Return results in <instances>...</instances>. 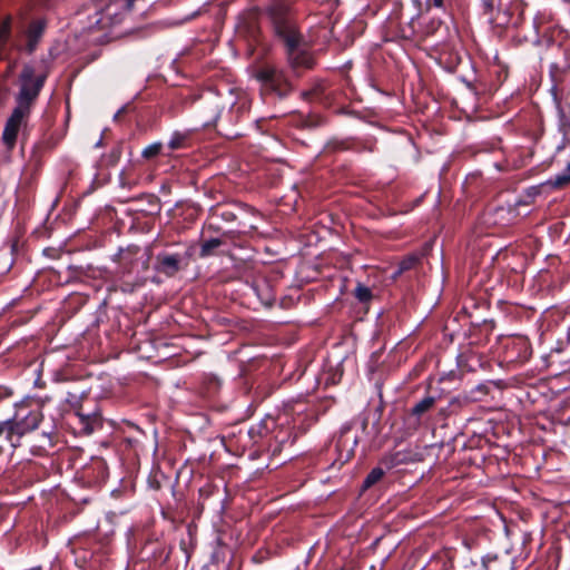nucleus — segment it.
<instances>
[{"label": "nucleus", "instance_id": "obj_1", "mask_svg": "<svg viewBox=\"0 0 570 570\" xmlns=\"http://www.w3.org/2000/svg\"><path fill=\"white\" fill-rule=\"evenodd\" d=\"M295 3L296 0H268L264 11L276 39L284 46L291 72L294 77L299 78L304 71L314 68L315 58L305 48V39L297 22Z\"/></svg>", "mask_w": 570, "mask_h": 570}, {"label": "nucleus", "instance_id": "obj_2", "mask_svg": "<svg viewBox=\"0 0 570 570\" xmlns=\"http://www.w3.org/2000/svg\"><path fill=\"white\" fill-rule=\"evenodd\" d=\"M151 257L150 247L130 244L118 248L112 261L117 264L116 275L122 293L132 294L146 284Z\"/></svg>", "mask_w": 570, "mask_h": 570}, {"label": "nucleus", "instance_id": "obj_3", "mask_svg": "<svg viewBox=\"0 0 570 570\" xmlns=\"http://www.w3.org/2000/svg\"><path fill=\"white\" fill-rule=\"evenodd\" d=\"M432 438L434 441L430 443V458L435 456L436 461L430 466V481L433 482V490L436 491V487L441 484L445 485V492H452L458 472L446 469L443 464L453 454L454 434L450 431L448 423L442 422L438 428H433Z\"/></svg>", "mask_w": 570, "mask_h": 570}, {"label": "nucleus", "instance_id": "obj_4", "mask_svg": "<svg viewBox=\"0 0 570 570\" xmlns=\"http://www.w3.org/2000/svg\"><path fill=\"white\" fill-rule=\"evenodd\" d=\"M259 82V95L265 104L283 101L294 92V85L287 72L273 65H264L255 72Z\"/></svg>", "mask_w": 570, "mask_h": 570}, {"label": "nucleus", "instance_id": "obj_5", "mask_svg": "<svg viewBox=\"0 0 570 570\" xmlns=\"http://www.w3.org/2000/svg\"><path fill=\"white\" fill-rule=\"evenodd\" d=\"M23 412L24 409L18 410L13 416L0 421V438L4 436L12 448L20 446L21 439L37 430L43 420V414L38 409Z\"/></svg>", "mask_w": 570, "mask_h": 570}, {"label": "nucleus", "instance_id": "obj_6", "mask_svg": "<svg viewBox=\"0 0 570 570\" xmlns=\"http://www.w3.org/2000/svg\"><path fill=\"white\" fill-rule=\"evenodd\" d=\"M190 263L189 249L176 245L166 246L154 256L153 269L167 278L176 277Z\"/></svg>", "mask_w": 570, "mask_h": 570}, {"label": "nucleus", "instance_id": "obj_7", "mask_svg": "<svg viewBox=\"0 0 570 570\" xmlns=\"http://www.w3.org/2000/svg\"><path fill=\"white\" fill-rule=\"evenodd\" d=\"M46 79L47 75L36 76L35 68L30 65H24L19 75L20 89L16 97V108L30 114L45 86Z\"/></svg>", "mask_w": 570, "mask_h": 570}, {"label": "nucleus", "instance_id": "obj_8", "mask_svg": "<svg viewBox=\"0 0 570 570\" xmlns=\"http://www.w3.org/2000/svg\"><path fill=\"white\" fill-rule=\"evenodd\" d=\"M434 362L435 375H430V386L436 380L441 385L440 390L443 392L451 387L452 384L461 379L460 366H456V355L454 353H438L430 355V363Z\"/></svg>", "mask_w": 570, "mask_h": 570}, {"label": "nucleus", "instance_id": "obj_9", "mask_svg": "<svg viewBox=\"0 0 570 570\" xmlns=\"http://www.w3.org/2000/svg\"><path fill=\"white\" fill-rule=\"evenodd\" d=\"M501 362L517 368L525 364L532 355L530 341L524 336H512L502 341Z\"/></svg>", "mask_w": 570, "mask_h": 570}, {"label": "nucleus", "instance_id": "obj_10", "mask_svg": "<svg viewBox=\"0 0 570 570\" xmlns=\"http://www.w3.org/2000/svg\"><path fill=\"white\" fill-rule=\"evenodd\" d=\"M451 8L452 0H430V36L435 32L449 36V23L452 22Z\"/></svg>", "mask_w": 570, "mask_h": 570}, {"label": "nucleus", "instance_id": "obj_11", "mask_svg": "<svg viewBox=\"0 0 570 570\" xmlns=\"http://www.w3.org/2000/svg\"><path fill=\"white\" fill-rule=\"evenodd\" d=\"M404 37L413 42L420 50L428 52V21L423 14H412L407 26L403 29Z\"/></svg>", "mask_w": 570, "mask_h": 570}, {"label": "nucleus", "instance_id": "obj_12", "mask_svg": "<svg viewBox=\"0 0 570 570\" xmlns=\"http://www.w3.org/2000/svg\"><path fill=\"white\" fill-rule=\"evenodd\" d=\"M29 115L30 114L21 109H18L16 107L13 108L10 117L6 121L4 129L2 132L3 144L8 148L12 149L16 146L20 127L22 126L23 121L29 117Z\"/></svg>", "mask_w": 570, "mask_h": 570}, {"label": "nucleus", "instance_id": "obj_13", "mask_svg": "<svg viewBox=\"0 0 570 570\" xmlns=\"http://www.w3.org/2000/svg\"><path fill=\"white\" fill-rule=\"evenodd\" d=\"M79 475L88 485H99L108 478V466L105 460L95 458L81 469Z\"/></svg>", "mask_w": 570, "mask_h": 570}, {"label": "nucleus", "instance_id": "obj_14", "mask_svg": "<svg viewBox=\"0 0 570 570\" xmlns=\"http://www.w3.org/2000/svg\"><path fill=\"white\" fill-rule=\"evenodd\" d=\"M430 570H450L454 558V550L451 548L443 547L435 540L430 541Z\"/></svg>", "mask_w": 570, "mask_h": 570}, {"label": "nucleus", "instance_id": "obj_15", "mask_svg": "<svg viewBox=\"0 0 570 570\" xmlns=\"http://www.w3.org/2000/svg\"><path fill=\"white\" fill-rule=\"evenodd\" d=\"M548 46L559 47L564 56V60L570 62V31L561 26L552 27L544 35Z\"/></svg>", "mask_w": 570, "mask_h": 570}, {"label": "nucleus", "instance_id": "obj_16", "mask_svg": "<svg viewBox=\"0 0 570 570\" xmlns=\"http://www.w3.org/2000/svg\"><path fill=\"white\" fill-rule=\"evenodd\" d=\"M350 430V426H343L336 441V451L338 453L336 462H338L340 465L345 464L354 456V448L357 444V438L355 436L350 445V439L347 436Z\"/></svg>", "mask_w": 570, "mask_h": 570}, {"label": "nucleus", "instance_id": "obj_17", "mask_svg": "<svg viewBox=\"0 0 570 570\" xmlns=\"http://www.w3.org/2000/svg\"><path fill=\"white\" fill-rule=\"evenodd\" d=\"M142 560L165 563L170 554V550L159 541H148L140 551Z\"/></svg>", "mask_w": 570, "mask_h": 570}, {"label": "nucleus", "instance_id": "obj_18", "mask_svg": "<svg viewBox=\"0 0 570 570\" xmlns=\"http://www.w3.org/2000/svg\"><path fill=\"white\" fill-rule=\"evenodd\" d=\"M76 419L78 431L81 434L89 435L102 428V417L98 412H92L89 414L77 412Z\"/></svg>", "mask_w": 570, "mask_h": 570}, {"label": "nucleus", "instance_id": "obj_19", "mask_svg": "<svg viewBox=\"0 0 570 570\" xmlns=\"http://www.w3.org/2000/svg\"><path fill=\"white\" fill-rule=\"evenodd\" d=\"M514 560L508 553L503 556L487 554L482 558V570H514Z\"/></svg>", "mask_w": 570, "mask_h": 570}, {"label": "nucleus", "instance_id": "obj_20", "mask_svg": "<svg viewBox=\"0 0 570 570\" xmlns=\"http://www.w3.org/2000/svg\"><path fill=\"white\" fill-rule=\"evenodd\" d=\"M56 434L53 432H42L35 439L30 445V453L35 456H45L56 444Z\"/></svg>", "mask_w": 570, "mask_h": 570}, {"label": "nucleus", "instance_id": "obj_21", "mask_svg": "<svg viewBox=\"0 0 570 570\" xmlns=\"http://www.w3.org/2000/svg\"><path fill=\"white\" fill-rule=\"evenodd\" d=\"M456 366H460L461 373L475 372L483 366V358L476 352L468 351L456 355Z\"/></svg>", "mask_w": 570, "mask_h": 570}, {"label": "nucleus", "instance_id": "obj_22", "mask_svg": "<svg viewBox=\"0 0 570 570\" xmlns=\"http://www.w3.org/2000/svg\"><path fill=\"white\" fill-rule=\"evenodd\" d=\"M222 389V380L215 374H204L199 384V394L206 399H214Z\"/></svg>", "mask_w": 570, "mask_h": 570}, {"label": "nucleus", "instance_id": "obj_23", "mask_svg": "<svg viewBox=\"0 0 570 570\" xmlns=\"http://www.w3.org/2000/svg\"><path fill=\"white\" fill-rule=\"evenodd\" d=\"M297 439V433L292 428H281L274 435L275 445L273 454L279 453L284 448L292 446Z\"/></svg>", "mask_w": 570, "mask_h": 570}, {"label": "nucleus", "instance_id": "obj_24", "mask_svg": "<svg viewBox=\"0 0 570 570\" xmlns=\"http://www.w3.org/2000/svg\"><path fill=\"white\" fill-rule=\"evenodd\" d=\"M455 322V318L446 320L443 325L434 331L433 335L430 334V341L433 338L434 341L440 342L441 348L449 346L454 338V328H452L451 325H454Z\"/></svg>", "mask_w": 570, "mask_h": 570}, {"label": "nucleus", "instance_id": "obj_25", "mask_svg": "<svg viewBox=\"0 0 570 570\" xmlns=\"http://www.w3.org/2000/svg\"><path fill=\"white\" fill-rule=\"evenodd\" d=\"M346 150L361 151L355 138H332L324 147L325 153H341Z\"/></svg>", "mask_w": 570, "mask_h": 570}, {"label": "nucleus", "instance_id": "obj_26", "mask_svg": "<svg viewBox=\"0 0 570 570\" xmlns=\"http://www.w3.org/2000/svg\"><path fill=\"white\" fill-rule=\"evenodd\" d=\"M45 27V22L41 20L32 21L29 24L27 30V50L29 53H32L36 50L38 42L43 35Z\"/></svg>", "mask_w": 570, "mask_h": 570}, {"label": "nucleus", "instance_id": "obj_27", "mask_svg": "<svg viewBox=\"0 0 570 570\" xmlns=\"http://www.w3.org/2000/svg\"><path fill=\"white\" fill-rule=\"evenodd\" d=\"M428 456V444L424 438L417 440L415 445H410L409 450L404 454V458L400 462H423Z\"/></svg>", "mask_w": 570, "mask_h": 570}, {"label": "nucleus", "instance_id": "obj_28", "mask_svg": "<svg viewBox=\"0 0 570 570\" xmlns=\"http://www.w3.org/2000/svg\"><path fill=\"white\" fill-rule=\"evenodd\" d=\"M194 131H174L168 141V148L170 150H178L189 148L193 144Z\"/></svg>", "mask_w": 570, "mask_h": 570}, {"label": "nucleus", "instance_id": "obj_29", "mask_svg": "<svg viewBox=\"0 0 570 570\" xmlns=\"http://www.w3.org/2000/svg\"><path fill=\"white\" fill-rule=\"evenodd\" d=\"M426 412H428V394L424 395L420 400V402L416 403L415 406L407 414L406 420H405L407 428L416 429V426L420 423L421 416L424 415Z\"/></svg>", "mask_w": 570, "mask_h": 570}, {"label": "nucleus", "instance_id": "obj_30", "mask_svg": "<svg viewBox=\"0 0 570 570\" xmlns=\"http://www.w3.org/2000/svg\"><path fill=\"white\" fill-rule=\"evenodd\" d=\"M428 250V243H424L421 247L420 253H412L405 256L400 263V271L405 272L410 269H415L419 266H422V259L425 257V253Z\"/></svg>", "mask_w": 570, "mask_h": 570}, {"label": "nucleus", "instance_id": "obj_31", "mask_svg": "<svg viewBox=\"0 0 570 570\" xmlns=\"http://www.w3.org/2000/svg\"><path fill=\"white\" fill-rule=\"evenodd\" d=\"M12 18L7 16L0 22V53H2L9 43L11 38Z\"/></svg>", "mask_w": 570, "mask_h": 570}, {"label": "nucleus", "instance_id": "obj_32", "mask_svg": "<svg viewBox=\"0 0 570 570\" xmlns=\"http://www.w3.org/2000/svg\"><path fill=\"white\" fill-rule=\"evenodd\" d=\"M213 218H220L226 223H233L237 219V215L230 206H215L210 208Z\"/></svg>", "mask_w": 570, "mask_h": 570}, {"label": "nucleus", "instance_id": "obj_33", "mask_svg": "<svg viewBox=\"0 0 570 570\" xmlns=\"http://www.w3.org/2000/svg\"><path fill=\"white\" fill-rule=\"evenodd\" d=\"M570 184V163L567 165L566 171L548 179L543 186L551 189H561Z\"/></svg>", "mask_w": 570, "mask_h": 570}, {"label": "nucleus", "instance_id": "obj_34", "mask_svg": "<svg viewBox=\"0 0 570 570\" xmlns=\"http://www.w3.org/2000/svg\"><path fill=\"white\" fill-rule=\"evenodd\" d=\"M224 244L222 237H212L209 239H204L200 244V257H208L214 254V252Z\"/></svg>", "mask_w": 570, "mask_h": 570}, {"label": "nucleus", "instance_id": "obj_35", "mask_svg": "<svg viewBox=\"0 0 570 570\" xmlns=\"http://www.w3.org/2000/svg\"><path fill=\"white\" fill-rule=\"evenodd\" d=\"M384 475V471L382 468L376 466L370 471V473L364 479L361 490L364 492L371 489L374 484H376Z\"/></svg>", "mask_w": 570, "mask_h": 570}, {"label": "nucleus", "instance_id": "obj_36", "mask_svg": "<svg viewBox=\"0 0 570 570\" xmlns=\"http://www.w3.org/2000/svg\"><path fill=\"white\" fill-rule=\"evenodd\" d=\"M122 155L121 144H116L108 154L104 155L102 163L106 166H115L118 164Z\"/></svg>", "mask_w": 570, "mask_h": 570}, {"label": "nucleus", "instance_id": "obj_37", "mask_svg": "<svg viewBox=\"0 0 570 570\" xmlns=\"http://www.w3.org/2000/svg\"><path fill=\"white\" fill-rule=\"evenodd\" d=\"M355 298L362 304H368L373 299V293L370 287L358 283L354 289Z\"/></svg>", "mask_w": 570, "mask_h": 570}, {"label": "nucleus", "instance_id": "obj_38", "mask_svg": "<svg viewBox=\"0 0 570 570\" xmlns=\"http://www.w3.org/2000/svg\"><path fill=\"white\" fill-rule=\"evenodd\" d=\"M470 318H472V315H469ZM471 325L473 327H478L480 330V332L482 334H484L485 336H488L489 334L492 333V331L494 330L495 327V323L494 321L492 320H482L480 323L474 321V320H471L470 321Z\"/></svg>", "mask_w": 570, "mask_h": 570}, {"label": "nucleus", "instance_id": "obj_39", "mask_svg": "<svg viewBox=\"0 0 570 570\" xmlns=\"http://www.w3.org/2000/svg\"><path fill=\"white\" fill-rule=\"evenodd\" d=\"M161 149H163L161 142H154L142 149L141 156L145 159H153L161 153Z\"/></svg>", "mask_w": 570, "mask_h": 570}, {"label": "nucleus", "instance_id": "obj_40", "mask_svg": "<svg viewBox=\"0 0 570 570\" xmlns=\"http://www.w3.org/2000/svg\"><path fill=\"white\" fill-rule=\"evenodd\" d=\"M324 94V88L322 85H316L312 89L304 90L302 92V98L305 100H317L321 99Z\"/></svg>", "mask_w": 570, "mask_h": 570}, {"label": "nucleus", "instance_id": "obj_41", "mask_svg": "<svg viewBox=\"0 0 570 570\" xmlns=\"http://www.w3.org/2000/svg\"><path fill=\"white\" fill-rule=\"evenodd\" d=\"M207 230L216 233L220 235L222 238L233 239L235 236V230H223L222 227L213 222H209L207 225Z\"/></svg>", "mask_w": 570, "mask_h": 570}, {"label": "nucleus", "instance_id": "obj_42", "mask_svg": "<svg viewBox=\"0 0 570 570\" xmlns=\"http://www.w3.org/2000/svg\"><path fill=\"white\" fill-rule=\"evenodd\" d=\"M144 197L148 202L149 213L150 214H159L160 209H161L160 199L156 195H153V194L145 195Z\"/></svg>", "mask_w": 570, "mask_h": 570}, {"label": "nucleus", "instance_id": "obj_43", "mask_svg": "<svg viewBox=\"0 0 570 570\" xmlns=\"http://www.w3.org/2000/svg\"><path fill=\"white\" fill-rule=\"evenodd\" d=\"M106 27V23L104 21V13L102 11H96L94 17L90 18L89 21V28H97V29H104Z\"/></svg>", "mask_w": 570, "mask_h": 570}, {"label": "nucleus", "instance_id": "obj_44", "mask_svg": "<svg viewBox=\"0 0 570 570\" xmlns=\"http://www.w3.org/2000/svg\"><path fill=\"white\" fill-rule=\"evenodd\" d=\"M409 6L413 9V14H423L428 9V0H410Z\"/></svg>", "mask_w": 570, "mask_h": 570}, {"label": "nucleus", "instance_id": "obj_45", "mask_svg": "<svg viewBox=\"0 0 570 570\" xmlns=\"http://www.w3.org/2000/svg\"><path fill=\"white\" fill-rule=\"evenodd\" d=\"M325 124V119L321 116H309L303 121V126L306 128H315L323 126Z\"/></svg>", "mask_w": 570, "mask_h": 570}, {"label": "nucleus", "instance_id": "obj_46", "mask_svg": "<svg viewBox=\"0 0 570 570\" xmlns=\"http://www.w3.org/2000/svg\"><path fill=\"white\" fill-rule=\"evenodd\" d=\"M502 14H503L504 19L502 22H500V24L512 26L514 28H518L519 24L521 23V20H522L521 14H518L515 18L510 17L507 11H504Z\"/></svg>", "mask_w": 570, "mask_h": 570}, {"label": "nucleus", "instance_id": "obj_47", "mask_svg": "<svg viewBox=\"0 0 570 570\" xmlns=\"http://www.w3.org/2000/svg\"><path fill=\"white\" fill-rule=\"evenodd\" d=\"M491 385H495L494 382H488L482 383L475 386L474 390H472V393H478L480 395H488L490 393Z\"/></svg>", "mask_w": 570, "mask_h": 570}, {"label": "nucleus", "instance_id": "obj_48", "mask_svg": "<svg viewBox=\"0 0 570 570\" xmlns=\"http://www.w3.org/2000/svg\"><path fill=\"white\" fill-rule=\"evenodd\" d=\"M357 147L361 149L360 153H363V151L373 153L375 150V142H373V141L361 142L357 140Z\"/></svg>", "mask_w": 570, "mask_h": 570}, {"label": "nucleus", "instance_id": "obj_49", "mask_svg": "<svg viewBox=\"0 0 570 570\" xmlns=\"http://www.w3.org/2000/svg\"><path fill=\"white\" fill-rule=\"evenodd\" d=\"M219 116H220V109H219L218 105H215L213 121L204 122L203 126L205 128H209L210 126L217 127V120H218Z\"/></svg>", "mask_w": 570, "mask_h": 570}, {"label": "nucleus", "instance_id": "obj_50", "mask_svg": "<svg viewBox=\"0 0 570 570\" xmlns=\"http://www.w3.org/2000/svg\"><path fill=\"white\" fill-rule=\"evenodd\" d=\"M456 63H458V57L453 56V55H449V57L446 58L444 68L449 71H452L455 68Z\"/></svg>", "mask_w": 570, "mask_h": 570}, {"label": "nucleus", "instance_id": "obj_51", "mask_svg": "<svg viewBox=\"0 0 570 570\" xmlns=\"http://www.w3.org/2000/svg\"><path fill=\"white\" fill-rule=\"evenodd\" d=\"M495 0H482V8L485 14H490L494 9Z\"/></svg>", "mask_w": 570, "mask_h": 570}, {"label": "nucleus", "instance_id": "obj_52", "mask_svg": "<svg viewBox=\"0 0 570 570\" xmlns=\"http://www.w3.org/2000/svg\"><path fill=\"white\" fill-rule=\"evenodd\" d=\"M71 301H76V302H77V304H78L79 306H80V305H83V304L86 303V299H85L82 296H80V295L73 296V297L70 299V302H71Z\"/></svg>", "mask_w": 570, "mask_h": 570}, {"label": "nucleus", "instance_id": "obj_53", "mask_svg": "<svg viewBox=\"0 0 570 570\" xmlns=\"http://www.w3.org/2000/svg\"><path fill=\"white\" fill-rule=\"evenodd\" d=\"M125 112H126V107L120 108V109L115 114L114 119H115V120H119V119H120V117H121V115H122V114H125Z\"/></svg>", "mask_w": 570, "mask_h": 570}, {"label": "nucleus", "instance_id": "obj_54", "mask_svg": "<svg viewBox=\"0 0 570 570\" xmlns=\"http://www.w3.org/2000/svg\"><path fill=\"white\" fill-rule=\"evenodd\" d=\"M434 52L435 50H433L432 52H430V58L434 59L440 66H443V61H442V58L441 57H435L434 56Z\"/></svg>", "mask_w": 570, "mask_h": 570}, {"label": "nucleus", "instance_id": "obj_55", "mask_svg": "<svg viewBox=\"0 0 570 570\" xmlns=\"http://www.w3.org/2000/svg\"><path fill=\"white\" fill-rule=\"evenodd\" d=\"M374 415H375V421L379 422L380 419H381V415H382V407L381 406L375 409Z\"/></svg>", "mask_w": 570, "mask_h": 570}, {"label": "nucleus", "instance_id": "obj_56", "mask_svg": "<svg viewBox=\"0 0 570 570\" xmlns=\"http://www.w3.org/2000/svg\"><path fill=\"white\" fill-rule=\"evenodd\" d=\"M262 301L268 305V306H272L273 305V298L271 296H267L266 298H262Z\"/></svg>", "mask_w": 570, "mask_h": 570}, {"label": "nucleus", "instance_id": "obj_57", "mask_svg": "<svg viewBox=\"0 0 570 570\" xmlns=\"http://www.w3.org/2000/svg\"><path fill=\"white\" fill-rule=\"evenodd\" d=\"M367 425H368V420L365 417V419H363V421H362V429H363V431H365V430H366Z\"/></svg>", "mask_w": 570, "mask_h": 570}, {"label": "nucleus", "instance_id": "obj_58", "mask_svg": "<svg viewBox=\"0 0 570 570\" xmlns=\"http://www.w3.org/2000/svg\"><path fill=\"white\" fill-rule=\"evenodd\" d=\"M424 370V364H419L415 368H414V372L415 374L419 372V371H423Z\"/></svg>", "mask_w": 570, "mask_h": 570}, {"label": "nucleus", "instance_id": "obj_59", "mask_svg": "<svg viewBox=\"0 0 570 570\" xmlns=\"http://www.w3.org/2000/svg\"><path fill=\"white\" fill-rule=\"evenodd\" d=\"M217 131L220 134V135H224V132H222L219 129H217ZM239 134L238 132H235L232 137H237ZM226 137H230L229 135L225 134Z\"/></svg>", "mask_w": 570, "mask_h": 570}, {"label": "nucleus", "instance_id": "obj_60", "mask_svg": "<svg viewBox=\"0 0 570 570\" xmlns=\"http://www.w3.org/2000/svg\"><path fill=\"white\" fill-rule=\"evenodd\" d=\"M433 403H434L433 397L430 396V401H429L430 410L433 409V406H434Z\"/></svg>", "mask_w": 570, "mask_h": 570}, {"label": "nucleus", "instance_id": "obj_61", "mask_svg": "<svg viewBox=\"0 0 570 570\" xmlns=\"http://www.w3.org/2000/svg\"><path fill=\"white\" fill-rule=\"evenodd\" d=\"M101 145H102V139H99V141H97V144H96V147H99Z\"/></svg>", "mask_w": 570, "mask_h": 570}]
</instances>
